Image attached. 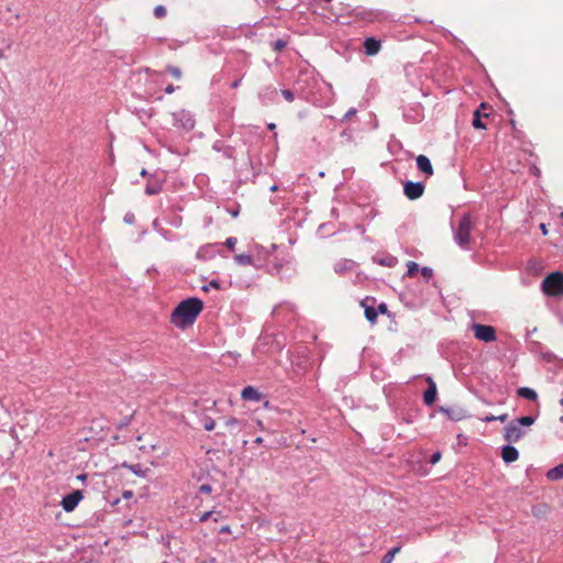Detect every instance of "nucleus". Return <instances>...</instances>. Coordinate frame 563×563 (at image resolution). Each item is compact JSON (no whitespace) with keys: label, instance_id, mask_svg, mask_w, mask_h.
Segmentation results:
<instances>
[{"label":"nucleus","instance_id":"obj_1","mask_svg":"<svg viewBox=\"0 0 563 563\" xmlns=\"http://www.w3.org/2000/svg\"><path fill=\"white\" fill-rule=\"evenodd\" d=\"M203 309V302L197 297L180 301L170 314V322L178 329L192 325Z\"/></svg>","mask_w":563,"mask_h":563},{"label":"nucleus","instance_id":"obj_2","mask_svg":"<svg viewBox=\"0 0 563 563\" xmlns=\"http://www.w3.org/2000/svg\"><path fill=\"white\" fill-rule=\"evenodd\" d=\"M473 227L474 224L471 214H463L457 228L454 229V241L459 246L463 249L467 247L471 240V232L473 230Z\"/></svg>","mask_w":563,"mask_h":563},{"label":"nucleus","instance_id":"obj_3","mask_svg":"<svg viewBox=\"0 0 563 563\" xmlns=\"http://www.w3.org/2000/svg\"><path fill=\"white\" fill-rule=\"evenodd\" d=\"M541 288L544 294L552 297L563 296V274L553 272L549 274L542 282Z\"/></svg>","mask_w":563,"mask_h":563},{"label":"nucleus","instance_id":"obj_4","mask_svg":"<svg viewBox=\"0 0 563 563\" xmlns=\"http://www.w3.org/2000/svg\"><path fill=\"white\" fill-rule=\"evenodd\" d=\"M472 330L474 332V336L479 341L489 343L497 340L496 330L492 325L473 323Z\"/></svg>","mask_w":563,"mask_h":563},{"label":"nucleus","instance_id":"obj_5","mask_svg":"<svg viewBox=\"0 0 563 563\" xmlns=\"http://www.w3.org/2000/svg\"><path fill=\"white\" fill-rule=\"evenodd\" d=\"M174 125L190 131L195 128V119L187 110H179L173 113Z\"/></svg>","mask_w":563,"mask_h":563},{"label":"nucleus","instance_id":"obj_6","mask_svg":"<svg viewBox=\"0 0 563 563\" xmlns=\"http://www.w3.org/2000/svg\"><path fill=\"white\" fill-rule=\"evenodd\" d=\"M525 434L526 431L514 420L510 421L504 429V439L508 443L518 442Z\"/></svg>","mask_w":563,"mask_h":563},{"label":"nucleus","instance_id":"obj_7","mask_svg":"<svg viewBox=\"0 0 563 563\" xmlns=\"http://www.w3.org/2000/svg\"><path fill=\"white\" fill-rule=\"evenodd\" d=\"M424 192V185L421 181L407 180L404 183V194L409 200L420 198Z\"/></svg>","mask_w":563,"mask_h":563},{"label":"nucleus","instance_id":"obj_8","mask_svg":"<svg viewBox=\"0 0 563 563\" xmlns=\"http://www.w3.org/2000/svg\"><path fill=\"white\" fill-rule=\"evenodd\" d=\"M439 411L444 413L452 421H461L470 417L467 410L462 406L444 407L441 406Z\"/></svg>","mask_w":563,"mask_h":563},{"label":"nucleus","instance_id":"obj_9","mask_svg":"<svg viewBox=\"0 0 563 563\" xmlns=\"http://www.w3.org/2000/svg\"><path fill=\"white\" fill-rule=\"evenodd\" d=\"M82 492L81 490H74L73 493L66 495L63 497L62 500V507L65 511L70 512L73 511L79 501L82 499Z\"/></svg>","mask_w":563,"mask_h":563},{"label":"nucleus","instance_id":"obj_10","mask_svg":"<svg viewBox=\"0 0 563 563\" xmlns=\"http://www.w3.org/2000/svg\"><path fill=\"white\" fill-rule=\"evenodd\" d=\"M428 388L423 394V401L427 406H431L434 404L438 395L437 384L429 376L427 377Z\"/></svg>","mask_w":563,"mask_h":563},{"label":"nucleus","instance_id":"obj_11","mask_svg":"<svg viewBox=\"0 0 563 563\" xmlns=\"http://www.w3.org/2000/svg\"><path fill=\"white\" fill-rule=\"evenodd\" d=\"M418 169L428 177L433 175V167L430 159L426 155H418L416 158Z\"/></svg>","mask_w":563,"mask_h":563},{"label":"nucleus","instance_id":"obj_12","mask_svg":"<svg viewBox=\"0 0 563 563\" xmlns=\"http://www.w3.org/2000/svg\"><path fill=\"white\" fill-rule=\"evenodd\" d=\"M519 457V452L518 450L508 444V445H504L501 448V459L505 463L509 464V463H512L515 461H517Z\"/></svg>","mask_w":563,"mask_h":563},{"label":"nucleus","instance_id":"obj_13","mask_svg":"<svg viewBox=\"0 0 563 563\" xmlns=\"http://www.w3.org/2000/svg\"><path fill=\"white\" fill-rule=\"evenodd\" d=\"M364 49L365 54L368 56L376 55L380 49V41L374 37H367L364 41Z\"/></svg>","mask_w":563,"mask_h":563},{"label":"nucleus","instance_id":"obj_14","mask_svg":"<svg viewBox=\"0 0 563 563\" xmlns=\"http://www.w3.org/2000/svg\"><path fill=\"white\" fill-rule=\"evenodd\" d=\"M241 397L249 401H260L263 398V395L253 386H246L243 388Z\"/></svg>","mask_w":563,"mask_h":563},{"label":"nucleus","instance_id":"obj_15","mask_svg":"<svg viewBox=\"0 0 563 563\" xmlns=\"http://www.w3.org/2000/svg\"><path fill=\"white\" fill-rule=\"evenodd\" d=\"M355 267V262L352 260H341L334 265V272L336 274H344L347 271H352Z\"/></svg>","mask_w":563,"mask_h":563},{"label":"nucleus","instance_id":"obj_16","mask_svg":"<svg viewBox=\"0 0 563 563\" xmlns=\"http://www.w3.org/2000/svg\"><path fill=\"white\" fill-rule=\"evenodd\" d=\"M368 300L369 298H366L362 301V307L364 308L366 320L374 324L377 321V310L373 306L367 305Z\"/></svg>","mask_w":563,"mask_h":563},{"label":"nucleus","instance_id":"obj_17","mask_svg":"<svg viewBox=\"0 0 563 563\" xmlns=\"http://www.w3.org/2000/svg\"><path fill=\"white\" fill-rule=\"evenodd\" d=\"M124 468L130 470L133 474H135L139 477H146L148 472L151 471L147 467H143L141 464H128L123 463L122 465Z\"/></svg>","mask_w":563,"mask_h":563},{"label":"nucleus","instance_id":"obj_18","mask_svg":"<svg viewBox=\"0 0 563 563\" xmlns=\"http://www.w3.org/2000/svg\"><path fill=\"white\" fill-rule=\"evenodd\" d=\"M374 262L385 267H394L398 261L395 256L387 254L382 257H374Z\"/></svg>","mask_w":563,"mask_h":563},{"label":"nucleus","instance_id":"obj_19","mask_svg":"<svg viewBox=\"0 0 563 563\" xmlns=\"http://www.w3.org/2000/svg\"><path fill=\"white\" fill-rule=\"evenodd\" d=\"M517 394L519 397H522L531 401H534L538 398V394L536 393V390L529 387L518 388Z\"/></svg>","mask_w":563,"mask_h":563},{"label":"nucleus","instance_id":"obj_20","mask_svg":"<svg viewBox=\"0 0 563 563\" xmlns=\"http://www.w3.org/2000/svg\"><path fill=\"white\" fill-rule=\"evenodd\" d=\"M547 477L550 481H559L563 478V463L551 468L547 473Z\"/></svg>","mask_w":563,"mask_h":563},{"label":"nucleus","instance_id":"obj_21","mask_svg":"<svg viewBox=\"0 0 563 563\" xmlns=\"http://www.w3.org/2000/svg\"><path fill=\"white\" fill-rule=\"evenodd\" d=\"M234 261L239 265H243V266L253 265V257H252V255H249V254H238L234 256Z\"/></svg>","mask_w":563,"mask_h":563},{"label":"nucleus","instance_id":"obj_22","mask_svg":"<svg viewBox=\"0 0 563 563\" xmlns=\"http://www.w3.org/2000/svg\"><path fill=\"white\" fill-rule=\"evenodd\" d=\"M162 191V185L158 183H147L145 194L148 196L157 195Z\"/></svg>","mask_w":563,"mask_h":563},{"label":"nucleus","instance_id":"obj_23","mask_svg":"<svg viewBox=\"0 0 563 563\" xmlns=\"http://www.w3.org/2000/svg\"><path fill=\"white\" fill-rule=\"evenodd\" d=\"M472 125L475 128V129H478V130H485L486 129V125L484 124V122L482 121V114L479 112V110H475L474 112V115H473V121H472Z\"/></svg>","mask_w":563,"mask_h":563},{"label":"nucleus","instance_id":"obj_24","mask_svg":"<svg viewBox=\"0 0 563 563\" xmlns=\"http://www.w3.org/2000/svg\"><path fill=\"white\" fill-rule=\"evenodd\" d=\"M400 551V547H394L393 549H390L383 558H382V563H391L393 560L395 559V555L397 553H399Z\"/></svg>","mask_w":563,"mask_h":563},{"label":"nucleus","instance_id":"obj_25","mask_svg":"<svg viewBox=\"0 0 563 563\" xmlns=\"http://www.w3.org/2000/svg\"><path fill=\"white\" fill-rule=\"evenodd\" d=\"M514 421H516L517 424L523 429V427L532 426L534 423L536 419L531 416H525V417L515 419Z\"/></svg>","mask_w":563,"mask_h":563},{"label":"nucleus","instance_id":"obj_26","mask_svg":"<svg viewBox=\"0 0 563 563\" xmlns=\"http://www.w3.org/2000/svg\"><path fill=\"white\" fill-rule=\"evenodd\" d=\"M419 271V265L416 262L409 261L407 263V275L412 277Z\"/></svg>","mask_w":563,"mask_h":563},{"label":"nucleus","instance_id":"obj_27","mask_svg":"<svg viewBox=\"0 0 563 563\" xmlns=\"http://www.w3.org/2000/svg\"><path fill=\"white\" fill-rule=\"evenodd\" d=\"M167 14V10L164 5L159 4L154 8V15L157 19H163Z\"/></svg>","mask_w":563,"mask_h":563},{"label":"nucleus","instance_id":"obj_28","mask_svg":"<svg viewBox=\"0 0 563 563\" xmlns=\"http://www.w3.org/2000/svg\"><path fill=\"white\" fill-rule=\"evenodd\" d=\"M224 423L231 430L241 426V421L235 417L228 418Z\"/></svg>","mask_w":563,"mask_h":563},{"label":"nucleus","instance_id":"obj_29","mask_svg":"<svg viewBox=\"0 0 563 563\" xmlns=\"http://www.w3.org/2000/svg\"><path fill=\"white\" fill-rule=\"evenodd\" d=\"M167 71L176 79H180L181 77V70L176 66H167Z\"/></svg>","mask_w":563,"mask_h":563},{"label":"nucleus","instance_id":"obj_30","mask_svg":"<svg viewBox=\"0 0 563 563\" xmlns=\"http://www.w3.org/2000/svg\"><path fill=\"white\" fill-rule=\"evenodd\" d=\"M287 43L286 41L278 38L273 43V49L275 52H282L286 47Z\"/></svg>","mask_w":563,"mask_h":563},{"label":"nucleus","instance_id":"obj_31","mask_svg":"<svg viewBox=\"0 0 563 563\" xmlns=\"http://www.w3.org/2000/svg\"><path fill=\"white\" fill-rule=\"evenodd\" d=\"M268 95H272V96L277 95V90H276V88H274V87H267V88L265 89V91H264V92H262V93L260 95V97H263V98H266V97H267L269 100H273V98H272V97H269Z\"/></svg>","mask_w":563,"mask_h":563},{"label":"nucleus","instance_id":"obj_32","mask_svg":"<svg viewBox=\"0 0 563 563\" xmlns=\"http://www.w3.org/2000/svg\"><path fill=\"white\" fill-rule=\"evenodd\" d=\"M216 427V422L212 418L208 417L205 419V422H203V428L205 430L207 431H212Z\"/></svg>","mask_w":563,"mask_h":563},{"label":"nucleus","instance_id":"obj_33","mask_svg":"<svg viewBox=\"0 0 563 563\" xmlns=\"http://www.w3.org/2000/svg\"><path fill=\"white\" fill-rule=\"evenodd\" d=\"M280 92L288 102H292L295 100V95L290 89H283Z\"/></svg>","mask_w":563,"mask_h":563},{"label":"nucleus","instance_id":"obj_34","mask_svg":"<svg viewBox=\"0 0 563 563\" xmlns=\"http://www.w3.org/2000/svg\"><path fill=\"white\" fill-rule=\"evenodd\" d=\"M421 275L429 280L433 276V269L431 267H422Z\"/></svg>","mask_w":563,"mask_h":563},{"label":"nucleus","instance_id":"obj_35","mask_svg":"<svg viewBox=\"0 0 563 563\" xmlns=\"http://www.w3.org/2000/svg\"><path fill=\"white\" fill-rule=\"evenodd\" d=\"M209 288L220 289V283L217 279H212L208 285L202 286V290L208 291Z\"/></svg>","mask_w":563,"mask_h":563},{"label":"nucleus","instance_id":"obj_36","mask_svg":"<svg viewBox=\"0 0 563 563\" xmlns=\"http://www.w3.org/2000/svg\"><path fill=\"white\" fill-rule=\"evenodd\" d=\"M238 240L234 236H230L225 241V246L230 250V251H233L234 247H235V244H236Z\"/></svg>","mask_w":563,"mask_h":563},{"label":"nucleus","instance_id":"obj_37","mask_svg":"<svg viewBox=\"0 0 563 563\" xmlns=\"http://www.w3.org/2000/svg\"><path fill=\"white\" fill-rule=\"evenodd\" d=\"M199 493L200 494H211L212 493V486L209 485V484H202L200 487H199Z\"/></svg>","mask_w":563,"mask_h":563},{"label":"nucleus","instance_id":"obj_38","mask_svg":"<svg viewBox=\"0 0 563 563\" xmlns=\"http://www.w3.org/2000/svg\"><path fill=\"white\" fill-rule=\"evenodd\" d=\"M222 154L228 158H233L234 148L231 146L223 147Z\"/></svg>","mask_w":563,"mask_h":563},{"label":"nucleus","instance_id":"obj_39","mask_svg":"<svg viewBox=\"0 0 563 563\" xmlns=\"http://www.w3.org/2000/svg\"><path fill=\"white\" fill-rule=\"evenodd\" d=\"M440 460H441V452H439V451H438V452L432 453V455L430 456L429 462H430V464L434 465V464H437Z\"/></svg>","mask_w":563,"mask_h":563},{"label":"nucleus","instance_id":"obj_40","mask_svg":"<svg viewBox=\"0 0 563 563\" xmlns=\"http://www.w3.org/2000/svg\"><path fill=\"white\" fill-rule=\"evenodd\" d=\"M123 220L128 224H133L135 222V216L132 212H128L125 213Z\"/></svg>","mask_w":563,"mask_h":563},{"label":"nucleus","instance_id":"obj_41","mask_svg":"<svg viewBox=\"0 0 563 563\" xmlns=\"http://www.w3.org/2000/svg\"><path fill=\"white\" fill-rule=\"evenodd\" d=\"M376 310H377V313L379 312V313L384 314L388 311L387 305L385 302H380Z\"/></svg>","mask_w":563,"mask_h":563},{"label":"nucleus","instance_id":"obj_42","mask_svg":"<svg viewBox=\"0 0 563 563\" xmlns=\"http://www.w3.org/2000/svg\"><path fill=\"white\" fill-rule=\"evenodd\" d=\"M213 511H206L203 512L200 518H199V521L200 522H205L207 521L211 516H212Z\"/></svg>","mask_w":563,"mask_h":563},{"label":"nucleus","instance_id":"obj_43","mask_svg":"<svg viewBox=\"0 0 563 563\" xmlns=\"http://www.w3.org/2000/svg\"><path fill=\"white\" fill-rule=\"evenodd\" d=\"M495 420H496V416H493V415H488V416L482 418L483 422H492V421H495Z\"/></svg>","mask_w":563,"mask_h":563},{"label":"nucleus","instance_id":"obj_44","mask_svg":"<svg viewBox=\"0 0 563 563\" xmlns=\"http://www.w3.org/2000/svg\"><path fill=\"white\" fill-rule=\"evenodd\" d=\"M508 419V413H503L500 416H496V420H499L500 422H505Z\"/></svg>","mask_w":563,"mask_h":563},{"label":"nucleus","instance_id":"obj_45","mask_svg":"<svg viewBox=\"0 0 563 563\" xmlns=\"http://www.w3.org/2000/svg\"><path fill=\"white\" fill-rule=\"evenodd\" d=\"M175 87L173 85H168L166 88H165V92L166 93H173L175 91Z\"/></svg>","mask_w":563,"mask_h":563},{"label":"nucleus","instance_id":"obj_46","mask_svg":"<svg viewBox=\"0 0 563 563\" xmlns=\"http://www.w3.org/2000/svg\"><path fill=\"white\" fill-rule=\"evenodd\" d=\"M240 84H241V79H236V80L232 81L230 86H231V88L235 89L240 86Z\"/></svg>","mask_w":563,"mask_h":563},{"label":"nucleus","instance_id":"obj_47","mask_svg":"<svg viewBox=\"0 0 563 563\" xmlns=\"http://www.w3.org/2000/svg\"><path fill=\"white\" fill-rule=\"evenodd\" d=\"M540 230L542 232L543 235H547L548 234V229H547V225L544 223H541L540 224Z\"/></svg>","mask_w":563,"mask_h":563},{"label":"nucleus","instance_id":"obj_48","mask_svg":"<svg viewBox=\"0 0 563 563\" xmlns=\"http://www.w3.org/2000/svg\"><path fill=\"white\" fill-rule=\"evenodd\" d=\"M230 532V527L229 526H224L220 529V533H229Z\"/></svg>","mask_w":563,"mask_h":563},{"label":"nucleus","instance_id":"obj_49","mask_svg":"<svg viewBox=\"0 0 563 563\" xmlns=\"http://www.w3.org/2000/svg\"><path fill=\"white\" fill-rule=\"evenodd\" d=\"M132 496H133V493H132L131 490H125V492L123 493V497H124V498H131Z\"/></svg>","mask_w":563,"mask_h":563},{"label":"nucleus","instance_id":"obj_50","mask_svg":"<svg viewBox=\"0 0 563 563\" xmlns=\"http://www.w3.org/2000/svg\"><path fill=\"white\" fill-rule=\"evenodd\" d=\"M355 112H356V111H355V109H350V110L346 112L345 118H349V117H351V115L355 114Z\"/></svg>","mask_w":563,"mask_h":563},{"label":"nucleus","instance_id":"obj_51","mask_svg":"<svg viewBox=\"0 0 563 563\" xmlns=\"http://www.w3.org/2000/svg\"><path fill=\"white\" fill-rule=\"evenodd\" d=\"M254 443H256V444H262V443H263V438H262V437H257V438L254 440Z\"/></svg>","mask_w":563,"mask_h":563},{"label":"nucleus","instance_id":"obj_52","mask_svg":"<svg viewBox=\"0 0 563 563\" xmlns=\"http://www.w3.org/2000/svg\"><path fill=\"white\" fill-rule=\"evenodd\" d=\"M77 478L79 481H86L87 479V474H80V475L77 476Z\"/></svg>","mask_w":563,"mask_h":563},{"label":"nucleus","instance_id":"obj_53","mask_svg":"<svg viewBox=\"0 0 563 563\" xmlns=\"http://www.w3.org/2000/svg\"><path fill=\"white\" fill-rule=\"evenodd\" d=\"M213 150H216V151H218V152H222V151H223V148H222V147H220V146L218 145V143H216V144L213 145Z\"/></svg>","mask_w":563,"mask_h":563},{"label":"nucleus","instance_id":"obj_54","mask_svg":"<svg viewBox=\"0 0 563 563\" xmlns=\"http://www.w3.org/2000/svg\"><path fill=\"white\" fill-rule=\"evenodd\" d=\"M280 309H282V306L276 307V308L274 309V313H275V314H278Z\"/></svg>","mask_w":563,"mask_h":563},{"label":"nucleus","instance_id":"obj_55","mask_svg":"<svg viewBox=\"0 0 563 563\" xmlns=\"http://www.w3.org/2000/svg\"><path fill=\"white\" fill-rule=\"evenodd\" d=\"M275 126H276V125H275V123H269V124H268V129H269V130H274V129H275Z\"/></svg>","mask_w":563,"mask_h":563},{"label":"nucleus","instance_id":"obj_56","mask_svg":"<svg viewBox=\"0 0 563 563\" xmlns=\"http://www.w3.org/2000/svg\"><path fill=\"white\" fill-rule=\"evenodd\" d=\"M276 190H277V186L276 185L271 187V191H276Z\"/></svg>","mask_w":563,"mask_h":563},{"label":"nucleus","instance_id":"obj_57","mask_svg":"<svg viewBox=\"0 0 563 563\" xmlns=\"http://www.w3.org/2000/svg\"><path fill=\"white\" fill-rule=\"evenodd\" d=\"M147 174L146 169H142L141 175L145 176Z\"/></svg>","mask_w":563,"mask_h":563},{"label":"nucleus","instance_id":"obj_58","mask_svg":"<svg viewBox=\"0 0 563 563\" xmlns=\"http://www.w3.org/2000/svg\"><path fill=\"white\" fill-rule=\"evenodd\" d=\"M231 214H232L233 217H238L239 211H233Z\"/></svg>","mask_w":563,"mask_h":563},{"label":"nucleus","instance_id":"obj_59","mask_svg":"<svg viewBox=\"0 0 563 563\" xmlns=\"http://www.w3.org/2000/svg\"><path fill=\"white\" fill-rule=\"evenodd\" d=\"M560 404H561V406H563V398L560 399Z\"/></svg>","mask_w":563,"mask_h":563},{"label":"nucleus","instance_id":"obj_60","mask_svg":"<svg viewBox=\"0 0 563 563\" xmlns=\"http://www.w3.org/2000/svg\"><path fill=\"white\" fill-rule=\"evenodd\" d=\"M560 421H561V422H563V416H562V417H560Z\"/></svg>","mask_w":563,"mask_h":563}]
</instances>
